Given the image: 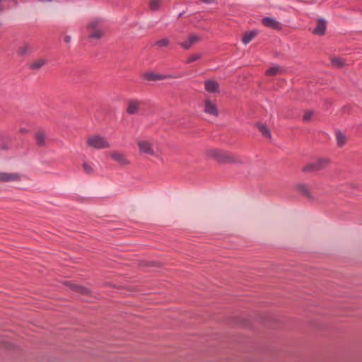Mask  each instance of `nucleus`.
<instances>
[{
    "mask_svg": "<svg viewBox=\"0 0 362 362\" xmlns=\"http://www.w3.org/2000/svg\"><path fill=\"white\" fill-rule=\"evenodd\" d=\"M88 37L90 39H100L103 37L106 28L103 23L99 20H93L87 26Z\"/></svg>",
    "mask_w": 362,
    "mask_h": 362,
    "instance_id": "nucleus-1",
    "label": "nucleus"
},
{
    "mask_svg": "<svg viewBox=\"0 0 362 362\" xmlns=\"http://www.w3.org/2000/svg\"><path fill=\"white\" fill-rule=\"evenodd\" d=\"M87 146L94 149H104L110 148V144L105 136L93 134L87 138Z\"/></svg>",
    "mask_w": 362,
    "mask_h": 362,
    "instance_id": "nucleus-2",
    "label": "nucleus"
},
{
    "mask_svg": "<svg viewBox=\"0 0 362 362\" xmlns=\"http://www.w3.org/2000/svg\"><path fill=\"white\" fill-rule=\"evenodd\" d=\"M330 160L327 158H320L313 163L306 164L303 168V172L310 173L325 168L329 164Z\"/></svg>",
    "mask_w": 362,
    "mask_h": 362,
    "instance_id": "nucleus-3",
    "label": "nucleus"
},
{
    "mask_svg": "<svg viewBox=\"0 0 362 362\" xmlns=\"http://www.w3.org/2000/svg\"><path fill=\"white\" fill-rule=\"evenodd\" d=\"M136 144L141 153L154 157L158 156V151H156L154 150L153 143L151 141L146 139H139L137 140Z\"/></svg>",
    "mask_w": 362,
    "mask_h": 362,
    "instance_id": "nucleus-4",
    "label": "nucleus"
},
{
    "mask_svg": "<svg viewBox=\"0 0 362 362\" xmlns=\"http://www.w3.org/2000/svg\"><path fill=\"white\" fill-rule=\"evenodd\" d=\"M143 78L148 81H156L165 80L167 78H173L174 76L171 75H163L153 71H147L143 74Z\"/></svg>",
    "mask_w": 362,
    "mask_h": 362,
    "instance_id": "nucleus-5",
    "label": "nucleus"
},
{
    "mask_svg": "<svg viewBox=\"0 0 362 362\" xmlns=\"http://www.w3.org/2000/svg\"><path fill=\"white\" fill-rule=\"evenodd\" d=\"M110 157L119 165L125 166L129 163L128 159L125 157L124 154L121 151H112L109 153Z\"/></svg>",
    "mask_w": 362,
    "mask_h": 362,
    "instance_id": "nucleus-6",
    "label": "nucleus"
},
{
    "mask_svg": "<svg viewBox=\"0 0 362 362\" xmlns=\"http://www.w3.org/2000/svg\"><path fill=\"white\" fill-rule=\"evenodd\" d=\"M142 103L137 100H130L127 102L126 111L129 115L139 113Z\"/></svg>",
    "mask_w": 362,
    "mask_h": 362,
    "instance_id": "nucleus-7",
    "label": "nucleus"
},
{
    "mask_svg": "<svg viewBox=\"0 0 362 362\" xmlns=\"http://www.w3.org/2000/svg\"><path fill=\"white\" fill-rule=\"evenodd\" d=\"M204 111L205 113L214 117H217L218 115V110L216 103L209 99L206 100L204 102Z\"/></svg>",
    "mask_w": 362,
    "mask_h": 362,
    "instance_id": "nucleus-8",
    "label": "nucleus"
},
{
    "mask_svg": "<svg viewBox=\"0 0 362 362\" xmlns=\"http://www.w3.org/2000/svg\"><path fill=\"white\" fill-rule=\"evenodd\" d=\"M206 154L209 157L219 161H225L228 159V156L223 152L218 149H209L206 151Z\"/></svg>",
    "mask_w": 362,
    "mask_h": 362,
    "instance_id": "nucleus-9",
    "label": "nucleus"
},
{
    "mask_svg": "<svg viewBox=\"0 0 362 362\" xmlns=\"http://www.w3.org/2000/svg\"><path fill=\"white\" fill-rule=\"evenodd\" d=\"M262 24L268 28L279 30L281 29V24L277 21L272 18L266 17L262 20Z\"/></svg>",
    "mask_w": 362,
    "mask_h": 362,
    "instance_id": "nucleus-10",
    "label": "nucleus"
},
{
    "mask_svg": "<svg viewBox=\"0 0 362 362\" xmlns=\"http://www.w3.org/2000/svg\"><path fill=\"white\" fill-rule=\"evenodd\" d=\"M204 88L207 92L210 93L219 92L218 83L216 81L212 80H207L205 81Z\"/></svg>",
    "mask_w": 362,
    "mask_h": 362,
    "instance_id": "nucleus-11",
    "label": "nucleus"
},
{
    "mask_svg": "<svg viewBox=\"0 0 362 362\" xmlns=\"http://www.w3.org/2000/svg\"><path fill=\"white\" fill-rule=\"evenodd\" d=\"M326 30V22L323 19L317 21V26L313 30V33L317 35H323Z\"/></svg>",
    "mask_w": 362,
    "mask_h": 362,
    "instance_id": "nucleus-12",
    "label": "nucleus"
},
{
    "mask_svg": "<svg viewBox=\"0 0 362 362\" xmlns=\"http://www.w3.org/2000/svg\"><path fill=\"white\" fill-rule=\"evenodd\" d=\"M19 180V175L16 173H0V182H12Z\"/></svg>",
    "mask_w": 362,
    "mask_h": 362,
    "instance_id": "nucleus-13",
    "label": "nucleus"
},
{
    "mask_svg": "<svg viewBox=\"0 0 362 362\" xmlns=\"http://www.w3.org/2000/svg\"><path fill=\"white\" fill-rule=\"evenodd\" d=\"M47 134L44 131H38L35 133L36 144L38 146H44L46 144Z\"/></svg>",
    "mask_w": 362,
    "mask_h": 362,
    "instance_id": "nucleus-14",
    "label": "nucleus"
},
{
    "mask_svg": "<svg viewBox=\"0 0 362 362\" xmlns=\"http://www.w3.org/2000/svg\"><path fill=\"white\" fill-rule=\"evenodd\" d=\"M296 190L306 197L308 199H312V195L310 192V189L307 185L305 184H298L296 185Z\"/></svg>",
    "mask_w": 362,
    "mask_h": 362,
    "instance_id": "nucleus-15",
    "label": "nucleus"
},
{
    "mask_svg": "<svg viewBox=\"0 0 362 362\" xmlns=\"http://www.w3.org/2000/svg\"><path fill=\"white\" fill-rule=\"evenodd\" d=\"M47 60L45 59H37L30 62L29 67L32 70H38L45 66Z\"/></svg>",
    "mask_w": 362,
    "mask_h": 362,
    "instance_id": "nucleus-16",
    "label": "nucleus"
},
{
    "mask_svg": "<svg viewBox=\"0 0 362 362\" xmlns=\"http://www.w3.org/2000/svg\"><path fill=\"white\" fill-rule=\"evenodd\" d=\"M335 137L338 147L341 148L345 145L347 141V137L344 133L340 131H337L335 132Z\"/></svg>",
    "mask_w": 362,
    "mask_h": 362,
    "instance_id": "nucleus-17",
    "label": "nucleus"
},
{
    "mask_svg": "<svg viewBox=\"0 0 362 362\" xmlns=\"http://www.w3.org/2000/svg\"><path fill=\"white\" fill-rule=\"evenodd\" d=\"M199 37L197 35H191L186 41L181 43L180 45L184 49H188L192 47V45L197 42L199 41Z\"/></svg>",
    "mask_w": 362,
    "mask_h": 362,
    "instance_id": "nucleus-18",
    "label": "nucleus"
},
{
    "mask_svg": "<svg viewBox=\"0 0 362 362\" xmlns=\"http://www.w3.org/2000/svg\"><path fill=\"white\" fill-rule=\"evenodd\" d=\"M17 52L20 56L29 54L31 52V47L30 45L25 43L18 48Z\"/></svg>",
    "mask_w": 362,
    "mask_h": 362,
    "instance_id": "nucleus-19",
    "label": "nucleus"
},
{
    "mask_svg": "<svg viewBox=\"0 0 362 362\" xmlns=\"http://www.w3.org/2000/svg\"><path fill=\"white\" fill-rule=\"evenodd\" d=\"M284 73V69L279 66H273L269 68L266 72L268 76H275Z\"/></svg>",
    "mask_w": 362,
    "mask_h": 362,
    "instance_id": "nucleus-20",
    "label": "nucleus"
},
{
    "mask_svg": "<svg viewBox=\"0 0 362 362\" xmlns=\"http://www.w3.org/2000/svg\"><path fill=\"white\" fill-rule=\"evenodd\" d=\"M163 1L161 0H151L148 3L149 8L151 11H157L162 7Z\"/></svg>",
    "mask_w": 362,
    "mask_h": 362,
    "instance_id": "nucleus-21",
    "label": "nucleus"
},
{
    "mask_svg": "<svg viewBox=\"0 0 362 362\" xmlns=\"http://www.w3.org/2000/svg\"><path fill=\"white\" fill-rule=\"evenodd\" d=\"M257 35L256 31H250L249 33H246L243 37V42L245 45L248 44Z\"/></svg>",
    "mask_w": 362,
    "mask_h": 362,
    "instance_id": "nucleus-22",
    "label": "nucleus"
},
{
    "mask_svg": "<svg viewBox=\"0 0 362 362\" xmlns=\"http://www.w3.org/2000/svg\"><path fill=\"white\" fill-rule=\"evenodd\" d=\"M258 129L262 134L266 138H271V132L269 129L264 124H258Z\"/></svg>",
    "mask_w": 362,
    "mask_h": 362,
    "instance_id": "nucleus-23",
    "label": "nucleus"
},
{
    "mask_svg": "<svg viewBox=\"0 0 362 362\" xmlns=\"http://www.w3.org/2000/svg\"><path fill=\"white\" fill-rule=\"evenodd\" d=\"M332 64L337 68L341 67L344 66V63L341 59L338 57H334L332 59Z\"/></svg>",
    "mask_w": 362,
    "mask_h": 362,
    "instance_id": "nucleus-24",
    "label": "nucleus"
},
{
    "mask_svg": "<svg viewBox=\"0 0 362 362\" xmlns=\"http://www.w3.org/2000/svg\"><path fill=\"white\" fill-rule=\"evenodd\" d=\"M82 168L85 173H86L87 174H90L93 173V168L91 165L88 163H83Z\"/></svg>",
    "mask_w": 362,
    "mask_h": 362,
    "instance_id": "nucleus-25",
    "label": "nucleus"
},
{
    "mask_svg": "<svg viewBox=\"0 0 362 362\" xmlns=\"http://www.w3.org/2000/svg\"><path fill=\"white\" fill-rule=\"evenodd\" d=\"M74 289H75L78 292L83 293V294H87L89 292L88 290L86 288L82 287V286H78V285H74Z\"/></svg>",
    "mask_w": 362,
    "mask_h": 362,
    "instance_id": "nucleus-26",
    "label": "nucleus"
},
{
    "mask_svg": "<svg viewBox=\"0 0 362 362\" xmlns=\"http://www.w3.org/2000/svg\"><path fill=\"white\" fill-rule=\"evenodd\" d=\"M168 44H169V40L165 38L160 40L156 42V45L159 47H167L168 45Z\"/></svg>",
    "mask_w": 362,
    "mask_h": 362,
    "instance_id": "nucleus-27",
    "label": "nucleus"
},
{
    "mask_svg": "<svg viewBox=\"0 0 362 362\" xmlns=\"http://www.w3.org/2000/svg\"><path fill=\"white\" fill-rule=\"evenodd\" d=\"M312 116H313V112L307 111L305 112V114L303 115V120L308 121L311 118Z\"/></svg>",
    "mask_w": 362,
    "mask_h": 362,
    "instance_id": "nucleus-28",
    "label": "nucleus"
},
{
    "mask_svg": "<svg viewBox=\"0 0 362 362\" xmlns=\"http://www.w3.org/2000/svg\"><path fill=\"white\" fill-rule=\"evenodd\" d=\"M200 57L199 54H194L187 59V63H191Z\"/></svg>",
    "mask_w": 362,
    "mask_h": 362,
    "instance_id": "nucleus-29",
    "label": "nucleus"
},
{
    "mask_svg": "<svg viewBox=\"0 0 362 362\" xmlns=\"http://www.w3.org/2000/svg\"><path fill=\"white\" fill-rule=\"evenodd\" d=\"M64 41L66 43H69L71 41V37L69 35H66L64 38Z\"/></svg>",
    "mask_w": 362,
    "mask_h": 362,
    "instance_id": "nucleus-30",
    "label": "nucleus"
},
{
    "mask_svg": "<svg viewBox=\"0 0 362 362\" xmlns=\"http://www.w3.org/2000/svg\"><path fill=\"white\" fill-rule=\"evenodd\" d=\"M6 0H0V11H2L5 8V6L4 5V2Z\"/></svg>",
    "mask_w": 362,
    "mask_h": 362,
    "instance_id": "nucleus-31",
    "label": "nucleus"
},
{
    "mask_svg": "<svg viewBox=\"0 0 362 362\" xmlns=\"http://www.w3.org/2000/svg\"><path fill=\"white\" fill-rule=\"evenodd\" d=\"M21 132H25V129H21Z\"/></svg>",
    "mask_w": 362,
    "mask_h": 362,
    "instance_id": "nucleus-32",
    "label": "nucleus"
}]
</instances>
